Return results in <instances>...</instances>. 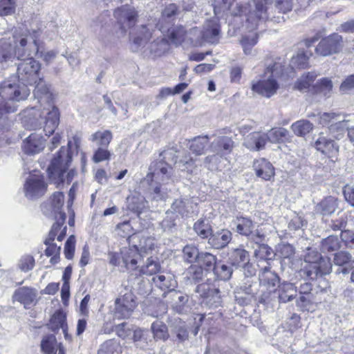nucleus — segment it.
<instances>
[{
	"mask_svg": "<svg viewBox=\"0 0 354 354\" xmlns=\"http://www.w3.org/2000/svg\"><path fill=\"white\" fill-rule=\"evenodd\" d=\"M317 74L315 72H309L303 75L295 84V88L300 91L312 92V84L317 77Z\"/></svg>",
	"mask_w": 354,
	"mask_h": 354,
	"instance_id": "45",
	"label": "nucleus"
},
{
	"mask_svg": "<svg viewBox=\"0 0 354 354\" xmlns=\"http://www.w3.org/2000/svg\"><path fill=\"white\" fill-rule=\"evenodd\" d=\"M153 284L164 292L163 296L165 297L171 290H174L177 286V282L173 274L169 272H160L153 276L151 279Z\"/></svg>",
	"mask_w": 354,
	"mask_h": 354,
	"instance_id": "18",
	"label": "nucleus"
},
{
	"mask_svg": "<svg viewBox=\"0 0 354 354\" xmlns=\"http://www.w3.org/2000/svg\"><path fill=\"white\" fill-rule=\"evenodd\" d=\"M315 147L328 158L336 157L339 152L338 145L332 138L324 136L323 133L319 134L316 140Z\"/></svg>",
	"mask_w": 354,
	"mask_h": 354,
	"instance_id": "19",
	"label": "nucleus"
},
{
	"mask_svg": "<svg viewBox=\"0 0 354 354\" xmlns=\"http://www.w3.org/2000/svg\"><path fill=\"white\" fill-rule=\"evenodd\" d=\"M305 266L301 270L310 279H316L329 274L332 270V263L327 257H323L316 250L308 248L304 257Z\"/></svg>",
	"mask_w": 354,
	"mask_h": 354,
	"instance_id": "3",
	"label": "nucleus"
},
{
	"mask_svg": "<svg viewBox=\"0 0 354 354\" xmlns=\"http://www.w3.org/2000/svg\"><path fill=\"white\" fill-rule=\"evenodd\" d=\"M220 31V25L217 19L207 20L203 25L202 37L207 42L216 43L219 39Z\"/></svg>",
	"mask_w": 354,
	"mask_h": 354,
	"instance_id": "24",
	"label": "nucleus"
},
{
	"mask_svg": "<svg viewBox=\"0 0 354 354\" xmlns=\"http://www.w3.org/2000/svg\"><path fill=\"white\" fill-rule=\"evenodd\" d=\"M41 348L44 354H57L60 348H64L61 343L57 342L54 335L44 336L41 342Z\"/></svg>",
	"mask_w": 354,
	"mask_h": 354,
	"instance_id": "35",
	"label": "nucleus"
},
{
	"mask_svg": "<svg viewBox=\"0 0 354 354\" xmlns=\"http://www.w3.org/2000/svg\"><path fill=\"white\" fill-rule=\"evenodd\" d=\"M183 257L188 263L197 262L201 252L197 247L193 245H187L183 250Z\"/></svg>",
	"mask_w": 354,
	"mask_h": 354,
	"instance_id": "58",
	"label": "nucleus"
},
{
	"mask_svg": "<svg viewBox=\"0 0 354 354\" xmlns=\"http://www.w3.org/2000/svg\"><path fill=\"white\" fill-rule=\"evenodd\" d=\"M113 134L109 130L97 131L93 133L89 140L95 143L97 147H108L111 140Z\"/></svg>",
	"mask_w": 354,
	"mask_h": 354,
	"instance_id": "39",
	"label": "nucleus"
},
{
	"mask_svg": "<svg viewBox=\"0 0 354 354\" xmlns=\"http://www.w3.org/2000/svg\"><path fill=\"white\" fill-rule=\"evenodd\" d=\"M15 55L12 40L10 38L0 39V63L6 62L12 59Z\"/></svg>",
	"mask_w": 354,
	"mask_h": 354,
	"instance_id": "43",
	"label": "nucleus"
},
{
	"mask_svg": "<svg viewBox=\"0 0 354 354\" xmlns=\"http://www.w3.org/2000/svg\"><path fill=\"white\" fill-rule=\"evenodd\" d=\"M168 295H170L171 306L174 310L178 313H182L185 305L188 302V296L175 290L169 292Z\"/></svg>",
	"mask_w": 354,
	"mask_h": 354,
	"instance_id": "40",
	"label": "nucleus"
},
{
	"mask_svg": "<svg viewBox=\"0 0 354 354\" xmlns=\"http://www.w3.org/2000/svg\"><path fill=\"white\" fill-rule=\"evenodd\" d=\"M273 0H253L254 8L247 12V8L239 6L240 15H247V21L251 24L252 29L256 28L258 26V21H265L268 18V7Z\"/></svg>",
	"mask_w": 354,
	"mask_h": 354,
	"instance_id": "9",
	"label": "nucleus"
},
{
	"mask_svg": "<svg viewBox=\"0 0 354 354\" xmlns=\"http://www.w3.org/2000/svg\"><path fill=\"white\" fill-rule=\"evenodd\" d=\"M339 247V241L337 236H329L322 241V250L324 252L336 251Z\"/></svg>",
	"mask_w": 354,
	"mask_h": 354,
	"instance_id": "57",
	"label": "nucleus"
},
{
	"mask_svg": "<svg viewBox=\"0 0 354 354\" xmlns=\"http://www.w3.org/2000/svg\"><path fill=\"white\" fill-rule=\"evenodd\" d=\"M49 328L56 331L62 328L65 337L67 338V324L66 323V315L61 310L56 311L52 316L48 324Z\"/></svg>",
	"mask_w": 354,
	"mask_h": 354,
	"instance_id": "38",
	"label": "nucleus"
},
{
	"mask_svg": "<svg viewBox=\"0 0 354 354\" xmlns=\"http://www.w3.org/2000/svg\"><path fill=\"white\" fill-rule=\"evenodd\" d=\"M266 142V133L254 131L245 137L243 145L251 151H259L265 147Z\"/></svg>",
	"mask_w": 354,
	"mask_h": 354,
	"instance_id": "27",
	"label": "nucleus"
},
{
	"mask_svg": "<svg viewBox=\"0 0 354 354\" xmlns=\"http://www.w3.org/2000/svg\"><path fill=\"white\" fill-rule=\"evenodd\" d=\"M266 135L267 141L272 143L284 142L289 139V131L283 127L272 128Z\"/></svg>",
	"mask_w": 354,
	"mask_h": 354,
	"instance_id": "44",
	"label": "nucleus"
},
{
	"mask_svg": "<svg viewBox=\"0 0 354 354\" xmlns=\"http://www.w3.org/2000/svg\"><path fill=\"white\" fill-rule=\"evenodd\" d=\"M127 209L139 216L147 207V201L140 194H133L127 199Z\"/></svg>",
	"mask_w": 354,
	"mask_h": 354,
	"instance_id": "32",
	"label": "nucleus"
},
{
	"mask_svg": "<svg viewBox=\"0 0 354 354\" xmlns=\"http://www.w3.org/2000/svg\"><path fill=\"white\" fill-rule=\"evenodd\" d=\"M332 90V81L327 77L322 78L312 86L313 93L321 94L324 96H329Z\"/></svg>",
	"mask_w": 354,
	"mask_h": 354,
	"instance_id": "46",
	"label": "nucleus"
},
{
	"mask_svg": "<svg viewBox=\"0 0 354 354\" xmlns=\"http://www.w3.org/2000/svg\"><path fill=\"white\" fill-rule=\"evenodd\" d=\"M333 263L338 266L337 274H347L354 268V259L347 252L340 251L335 254Z\"/></svg>",
	"mask_w": 354,
	"mask_h": 354,
	"instance_id": "20",
	"label": "nucleus"
},
{
	"mask_svg": "<svg viewBox=\"0 0 354 354\" xmlns=\"http://www.w3.org/2000/svg\"><path fill=\"white\" fill-rule=\"evenodd\" d=\"M113 15L124 31L133 27L136 24L138 17L136 9L129 4L116 8Z\"/></svg>",
	"mask_w": 354,
	"mask_h": 354,
	"instance_id": "12",
	"label": "nucleus"
},
{
	"mask_svg": "<svg viewBox=\"0 0 354 354\" xmlns=\"http://www.w3.org/2000/svg\"><path fill=\"white\" fill-rule=\"evenodd\" d=\"M45 140L41 135L37 133H31L24 140L23 151L26 154H35L44 149Z\"/></svg>",
	"mask_w": 354,
	"mask_h": 354,
	"instance_id": "21",
	"label": "nucleus"
},
{
	"mask_svg": "<svg viewBox=\"0 0 354 354\" xmlns=\"http://www.w3.org/2000/svg\"><path fill=\"white\" fill-rule=\"evenodd\" d=\"M254 255L260 260L270 261L274 258V253L272 249L268 245L260 244L258 245V248L255 249Z\"/></svg>",
	"mask_w": 354,
	"mask_h": 354,
	"instance_id": "55",
	"label": "nucleus"
},
{
	"mask_svg": "<svg viewBox=\"0 0 354 354\" xmlns=\"http://www.w3.org/2000/svg\"><path fill=\"white\" fill-rule=\"evenodd\" d=\"M209 145L208 136H198L188 140L187 146L192 154L200 156L205 153Z\"/></svg>",
	"mask_w": 354,
	"mask_h": 354,
	"instance_id": "29",
	"label": "nucleus"
},
{
	"mask_svg": "<svg viewBox=\"0 0 354 354\" xmlns=\"http://www.w3.org/2000/svg\"><path fill=\"white\" fill-rule=\"evenodd\" d=\"M205 270H214L216 265V257L207 252H201L197 262Z\"/></svg>",
	"mask_w": 354,
	"mask_h": 354,
	"instance_id": "47",
	"label": "nucleus"
},
{
	"mask_svg": "<svg viewBox=\"0 0 354 354\" xmlns=\"http://www.w3.org/2000/svg\"><path fill=\"white\" fill-rule=\"evenodd\" d=\"M348 223V214L339 212L337 217L332 219L330 227L334 231H344Z\"/></svg>",
	"mask_w": 354,
	"mask_h": 354,
	"instance_id": "56",
	"label": "nucleus"
},
{
	"mask_svg": "<svg viewBox=\"0 0 354 354\" xmlns=\"http://www.w3.org/2000/svg\"><path fill=\"white\" fill-rule=\"evenodd\" d=\"M196 159L192 157L189 153L183 151L179 160H175V163L180 170L192 174L196 169Z\"/></svg>",
	"mask_w": 354,
	"mask_h": 354,
	"instance_id": "41",
	"label": "nucleus"
},
{
	"mask_svg": "<svg viewBox=\"0 0 354 354\" xmlns=\"http://www.w3.org/2000/svg\"><path fill=\"white\" fill-rule=\"evenodd\" d=\"M72 161V153L68 148L62 147L54 155L47 169L49 178L59 185L64 182V174Z\"/></svg>",
	"mask_w": 354,
	"mask_h": 354,
	"instance_id": "5",
	"label": "nucleus"
},
{
	"mask_svg": "<svg viewBox=\"0 0 354 354\" xmlns=\"http://www.w3.org/2000/svg\"><path fill=\"white\" fill-rule=\"evenodd\" d=\"M167 47V41L165 39L156 40L149 44L151 53L154 56H160L165 53Z\"/></svg>",
	"mask_w": 354,
	"mask_h": 354,
	"instance_id": "60",
	"label": "nucleus"
},
{
	"mask_svg": "<svg viewBox=\"0 0 354 354\" xmlns=\"http://www.w3.org/2000/svg\"><path fill=\"white\" fill-rule=\"evenodd\" d=\"M296 292V288L293 283L285 282L279 286V289L273 295L274 297L277 295L280 302L286 303L295 297Z\"/></svg>",
	"mask_w": 354,
	"mask_h": 354,
	"instance_id": "33",
	"label": "nucleus"
},
{
	"mask_svg": "<svg viewBox=\"0 0 354 354\" xmlns=\"http://www.w3.org/2000/svg\"><path fill=\"white\" fill-rule=\"evenodd\" d=\"M337 207L338 199L330 196L322 199L315 206V212L323 216H329L333 214Z\"/></svg>",
	"mask_w": 354,
	"mask_h": 354,
	"instance_id": "31",
	"label": "nucleus"
},
{
	"mask_svg": "<svg viewBox=\"0 0 354 354\" xmlns=\"http://www.w3.org/2000/svg\"><path fill=\"white\" fill-rule=\"evenodd\" d=\"M134 309L131 305L125 306L123 304H115L114 317L118 319L129 318Z\"/></svg>",
	"mask_w": 354,
	"mask_h": 354,
	"instance_id": "59",
	"label": "nucleus"
},
{
	"mask_svg": "<svg viewBox=\"0 0 354 354\" xmlns=\"http://www.w3.org/2000/svg\"><path fill=\"white\" fill-rule=\"evenodd\" d=\"M12 42H15L13 48L15 56L18 59H24L25 57H30L35 53H38V46L35 39L27 34L18 35L15 33Z\"/></svg>",
	"mask_w": 354,
	"mask_h": 354,
	"instance_id": "10",
	"label": "nucleus"
},
{
	"mask_svg": "<svg viewBox=\"0 0 354 354\" xmlns=\"http://www.w3.org/2000/svg\"><path fill=\"white\" fill-rule=\"evenodd\" d=\"M258 42V35L256 32H251L243 36L241 40V46L245 54L250 55L251 50Z\"/></svg>",
	"mask_w": 354,
	"mask_h": 354,
	"instance_id": "53",
	"label": "nucleus"
},
{
	"mask_svg": "<svg viewBox=\"0 0 354 354\" xmlns=\"http://www.w3.org/2000/svg\"><path fill=\"white\" fill-rule=\"evenodd\" d=\"M130 241L134 243L138 241V244H134L133 248H136L140 254L142 252L147 253L154 247V240L149 236L139 237L138 235H133L130 236Z\"/></svg>",
	"mask_w": 354,
	"mask_h": 354,
	"instance_id": "34",
	"label": "nucleus"
},
{
	"mask_svg": "<svg viewBox=\"0 0 354 354\" xmlns=\"http://www.w3.org/2000/svg\"><path fill=\"white\" fill-rule=\"evenodd\" d=\"M153 338L157 340L165 341L169 338L168 329L163 322L156 321L151 324Z\"/></svg>",
	"mask_w": 354,
	"mask_h": 354,
	"instance_id": "49",
	"label": "nucleus"
},
{
	"mask_svg": "<svg viewBox=\"0 0 354 354\" xmlns=\"http://www.w3.org/2000/svg\"><path fill=\"white\" fill-rule=\"evenodd\" d=\"M176 216L170 210L167 211L166 216L160 223V225L164 231H172L175 228Z\"/></svg>",
	"mask_w": 354,
	"mask_h": 354,
	"instance_id": "64",
	"label": "nucleus"
},
{
	"mask_svg": "<svg viewBox=\"0 0 354 354\" xmlns=\"http://www.w3.org/2000/svg\"><path fill=\"white\" fill-rule=\"evenodd\" d=\"M21 59L17 66L18 77L23 82V84L32 85L37 82L38 77L41 75V65L32 57Z\"/></svg>",
	"mask_w": 354,
	"mask_h": 354,
	"instance_id": "8",
	"label": "nucleus"
},
{
	"mask_svg": "<svg viewBox=\"0 0 354 354\" xmlns=\"http://www.w3.org/2000/svg\"><path fill=\"white\" fill-rule=\"evenodd\" d=\"M194 230L202 239L209 238L212 233V227L208 221L198 220L194 225Z\"/></svg>",
	"mask_w": 354,
	"mask_h": 354,
	"instance_id": "52",
	"label": "nucleus"
},
{
	"mask_svg": "<svg viewBox=\"0 0 354 354\" xmlns=\"http://www.w3.org/2000/svg\"><path fill=\"white\" fill-rule=\"evenodd\" d=\"M342 48V37L338 34H333L322 39L315 48L317 54L321 56H328L339 53Z\"/></svg>",
	"mask_w": 354,
	"mask_h": 354,
	"instance_id": "14",
	"label": "nucleus"
},
{
	"mask_svg": "<svg viewBox=\"0 0 354 354\" xmlns=\"http://www.w3.org/2000/svg\"><path fill=\"white\" fill-rule=\"evenodd\" d=\"M196 206V204L191 198H178L173 202L169 210L182 217H189L194 213Z\"/></svg>",
	"mask_w": 354,
	"mask_h": 354,
	"instance_id": "23",
	"label": "nucleus"
},
{
	"mask_svg": "<svg viewBox=\"0 0 354 354\" xmlns=\"http://www.w3.org/2000/svg\"><path fill=\"white\" fill-rule=\"evenodd\" d=\"M248 252L243 248H236L233 250L229 256V263L235 267H241L245 266L249 262Z\"/></svg>",
	"mask_w": 354,
	"mask_h": 354,
	"instance_id": "36",
	"label": "nucleus"
},
{
	"mask_svg": "<svg viewBox=\"0 0 354 354\" xmlns=\"http://www.w3.org/2000/svg\"><path fill=\"white\" fill-rule=\"evenodd\" d=\"M308 59L309 55L307 53H299L292 58L291 64L299 68H305L308 66Z\"/></svg>",
	"mask_w": 354,
	"mask_h": 354,
	"instance_id": "62",
	"label": "nucleus"
},
{
	"mask_svg": "<svg viewBox=\"0 0 354 354\" xmlns=\"http://www.w3.org/2000/svg\"><path fill=\"white\" fill-rule=\"evenodd\" d=\"M209 146L212 151L224 157L232 152L235 143L232 138L227 136H220L216 138Z\"/></svg>",
	"mask_w": 354,
	"mask_h": 354,
	"instance_id": "17",
	"label": "nucleus"
},
{
	"mask_svg": "<svg viewBox=\"0 0 354 354\" xmlns=\"http://www.w3.org/2000/svg\"><path fill=\"white\" fill-rule=\"evenodd\" d=\"M120 255L124 266L129 270L136 269L138 260L141 257V254L137 252V249L133 248V246L122 248Z\"/></svg>",
	"mask_w": 354,
	"mask_h": 354,
	"instance_id": "30",
	"label": "nucleus"
},
{
	"mask_svg": "<svg viewBox=\"0 0 354 354\" xmlns=\"http://www.w3.org/2000/svg\"><path fill=\"white\" fill-rule=\"evenodd\" d=\"M46 187L44 178L40 174L30 175L24 185L26 196L31 199L43 196L46 191Z\"/></svg>",
	"mask_w": 354,
	"mask_h": 354,
	"instance_id": "13",
	"label": "nucleus"
},
{
	"mask_svg": "<svg viewBox=\"0 0 354 354\" xmlns=\"http://www.w3.org/2000/svg\"><path fill=\"white\" fill-rule=\"evenodd\" d=\"M64 201L62 192H55L49 201L41 206L43 213L48 217L54 218L56 221L53 225L64 227L66 214L62 210Z\"/></svg>",
	"mask_w": 354,
	"mask_h": 354,
	"instance_id": "6",
	"label": "nucleus"
},
{
	"mask_svg": "<svg viewBox=\"0 0 354 354\" xmlns=\"http://www.w3.org/2000/svg\"><path fill=\"white\" fill-rule=\"evenodd\" d=\"M232 238V232L226 229H223L211 233L208 239V243L214 249L220 250L226 247Z\"/></svg>",
	"mask_w": 354,
	"mask_h": 354,
	"instance_id": "26",
	"label": "nucleus"
},
{
	"mask_svg": "<svg viewBox=\"0 0 354 354\" xmlns=\"http://www.w3.org/2000/svg\"><path fill=\"white\" fill-rule=\"evenodd\" d=\"M59 122V111L54 106L51 110L47 109L40 110L32 107L25 110L23 113L22 124L26 129L34 130L44 125V131L46 136L54 133Z\"/></svg>",
	"mask_w": 354,
	"mask_h": 354,
	"instance_id": "2",
	"label": "nucleus"
},
{
	"mask_svg": "<svg viewBox=\"0 0 354 354\" xmlns=\"http://www.w3.org/2000/svg\"><path fill=\"white\" fill-rule=\"evenodd\" d=\"M174 148L165 150L160 153V159L153 161L149 167V172L142 180V183L151 185L152 183H165L171 176L172 168L165 162V159H169L176 153Z\"/></svg>",
	"mask_w": 354,
	"mask_h": 354,
	"instance_id": "4",
	"label": "nucleus"
},
{
	"mask_svg": "<svg viewBox=\"0 0 354 354\" xmlns=\"http://www.w3.org/2000/svg\"><path fill=\"white\" fill-rule=\"evenodd\" d=\"M121 346L115 339H109L104 342L98 350L97 354H120Z\"/></svg>",
	"mask_w": 354,
	"mask_h": 354,
	"instance_id": "50",
	"label": "nucleus"
},
{
	"mask_svg": "<svg viewBox=\"0 0 354 354\" xmlns=\"http://www.w3.org/2000/svg\"><path fill=\"white\" fill-rule=\"evenodd\" d=\"M291 129L295 135L304 136L313 130V124L308 120H301L294 122Z\"/></svg>",
	"mask_w": 354,
	"mask_h": 354,
	"instance_id": "48",
	"label": "nucleus"
},
{
	"mask_svg": "<svg viewBox=\"0 0 354 354\" xmlns=\"http://www.w3.org/2000/svg\"><path fill=\"white\" fill-rule=\"evenodd\" d=\"M168 37L171 44L178 46L185 41L187 31L182 26H174L168 30Z\"/></svg>",
	"mask_w": 354,
	"mask_h": 354,
	"instance_id": "42",
	"label": "nucleus"
},
{
	"mask_svg": "<svg viewBox=\"0 0 354 354\" xmlns=\"http://www.w3.org/2000/svg\"><path fill=\"white\" fill-rule=\"evenodd\" d=\"M30 90L25 84H20L15 80H6L0 83V97L5 101L0 102V130L7 129L9 121L7 113L15 112L17 109L9 102H19L26 100Z\"/></svg>",
	"mask_w": 354,
	"mask_h": 354,
	"instance_id": "1",
	"label": "nucleus"
},
{
	"mask_svg": "<svg viewBox=\"0 0 354 354\" xmlns=\"http://www.w3.org/2000/svg\"><path fill=\"white\" fill-rule=\"evenodd\" d=\"M37 297V291L31 288L21 287L17 288L12 296L13 300L22 304L26 308H29Z\"/></svg>",
	"mask_w": 354,
	"mask_h": 354,
	"instance_id": "28",
	"label": "nucleus"
},
{
	"mask_svg": "<svg viewBox=\"0 0 354 354\" xmlns=\"http://www.w3.org/2000/svg\"><path fill=\"white\" fill-rule=\"evenodd\" d=\"M151 33L146 26H141L130 32V41H131V48L132 51L136 52L141 47L145 46L150 39Z\"/></svg>",
	"mask_w": 354,
	"mask_h": 354,
	"instance_id": "16",
	"label": "nucleus"
},
{
	"mask_svg": "<svg viewBox=\"0 0 354 354\" xmlns=\"http://www.w3.org/2000/svg\"><path fill=\"white\" fill-rule=\"evenodd\" d=\"M279 88V84L274 75L272 70L266 69L263 77L256 83H253L252 89L254 92L266 97L274 95Z\"/></svg>",
	"mask_w": 354,
	"mask_h": 354,
	"instance_id": "11",
	"label": "nucleus"
},
{
	"mask_svg": "<svg viewBox=\"0 0 354 354\" xmlns=\"http://www.w3.org/2000/svg\"><path fill=\"white\" fill-rule=\"evenodd\" d=\"M317 117L318 123L323 127H328L330 132L342 129L345 121L340 113L333 112L319 113Z\"/></svg>",
	"mask_w": 354,
	"mask_h": 354,
	"instance_id": "15",
	"label": "nucleus"
},
{
	"mask_svg": "<svg viewBox=\"0 0 354 354\" xmlns=\"http://www.w3.org/2000/svg\"><path fill=\"white\" fill-rule=\"evenodd\" d=\"M236 225V232L243 236H250L254 227V222L249 218L237 216L234 221Z\"/></svg>",
	"mask_w": 354,
	"mask_h": 354,
	"instance_id": "37",
	"label": "nucleus"
},
{
	"mask_svg": "<svg viewBox=\"0 0 354 354\" xmlns=\"http://www.w3.org/2000/svg\"><path fill=\"white\" fill-rule=\"evenodd\" d=\"M15 0H0V15L7 16L15 12Z\"/></svg>",
	"mask_w": 354,
	"mask_h": 354,
	"instance_id": "63",
	"label": "nucleus"
},
{
	"mask_svg": "<svg viewBox=\"0 0 354 354\" xmlns=\"http://www.w3.org/2000/svg\"><path fill=\"white\" fill-rule=\"evenodd\" d=\"M161 266L158 259L149 258L147 259V263L141 269V272L147 275H154L159 274Z\"/></svg>",
	"mask_w": 354,
	"mask_h": 354,
	"instance_id": "54",
	"label": "nucleus"
},
{
	"mask_svg": "<svg viewBox=\"0 0 354 354\" xmlns=\"http://www.w3.org/2000/svg\"><path fill=\"white\" fill-rule=\"evenodd\" d=\"M259 279L260 285L269 290L270 294L272 292V294L276 293V287L279 282V277L274 272L270 270L269 266H265L261 269Z\"/></svg>",
	"mask_w": 354,
	"mask_h": 354,
	"instance_id": "22",
	"label": "nucleus"
},
{
	"mask_svg": "<svg viewBox=\"0 0 354 354\" xmlns=\"http://www.w3.org/2000/svg\"><path fill=\"white\" fill-rule=\"evenodd\" d=\"M33 84H35L34 93L37 97L41 98L43 95H48L49 86L46 84L42 75H40L37 82Z\"/></svg>",
	"mask_w": 354,
	"mask_h": 354,
	"instance_id": "61",
	"label": "nucleus"
},
{
	"mask_svg": "<svg viewBox=\"0 0 354 354\" xmlns=\"http://www.w3.org/2000/svg\"><path fill=\"white\" fill-rule=\"evenodd\" d=\"M213 271L216 277L223 281L229 280L233 272V270L231 266L224 263H221V262L216 263Z\"/></svg>",
	"mask_w": 354,
	"mask_h": 354,
	"instance_id": "51",
	"label": "nucleus"
},
{
	"mask_svg": "<svg viewBox=\"0 0 354 354\" xmlns=\"http://www.w3.org/2000/svg\"><path fill=\"white\" fill-rule=\"evenodd\" d=\"M66 225L64 227L53 225L48 237L44 241V244L47 246L45 250V254L47 257H52L50 259L52 264H56L59 262L61 251V246L57 245L54 243L55 238L57 241L62 242L66 235Z\"/></svg>",
	"mask_w": 354,
	"mask_h": 354,
	"instance_id": "7",
	"label": "nucleus"
},
{
	"mask_svg": "<svg viewBox=\"0 0 354 354\" xmlns=\"http://www.w3.org/2000/svg\"><path fill=\"white\" fill-rule=\"evenodd\" d=\"M253 168L257 176L264 180H270L274 176V167L265 158L255 160Z\"/></svg>",
	"mask_w": 354,
	"mask_h": 354,
	"instance_id": "25",
	"label": "nucleus"
}]
</instances>
